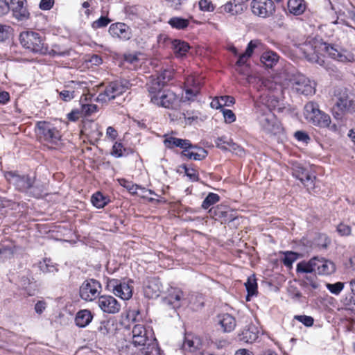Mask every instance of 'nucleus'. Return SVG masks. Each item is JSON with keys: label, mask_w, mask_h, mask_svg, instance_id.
<instances>
[{"label": "nucleus", "mask_w": 355, "mask_h": 355, "mask_svg": "<svg viewBox=\"0 0 355 355\" xmlns=\"http://www.w3.org/2000/svg\"><path fill=\"white\" fill-rule=\"evenodd\" d=\"M292 89L297 93L309 96L315 92V83L311 81L304 75L300 73H293L289 78Z\"/></svg>", "instance_id": "11"}, {"label": "nucleus", "mask_w": 355, "mask_h": 355, "mask_svg": "<svg viewBox=\"0 0 355 355\" xmlns=\"http://www.w3.org/2000/svg\"><path fill=\"white\" fill-rule=\"evenodd\" d=\"M191 148H188L187 150H182V155L194 160H200L205 157L204 155H201L198 153H195L191 150Z\"/></svg>", "instance_id": "48"}, {"label": "nucleus", "mask_w": 355, "mask_h": 355, "mask_svg": "<svg viewBox=\"0 0 355 355\" xmlns=\"http://www.w3.org/2000/svg\"><path fill=\"white\" fill-rule=\"evenodd\" d=\"M218 323L220 324L225 332L232 331L236 325L235 318L228 313H224L218 315Z\"/></svg>", "instance_id": "26"}, {"label": "nucleus", "mask_w": 355, "mask_h": 355, "mask_svg": "<svg viewBox=\"0 0 355 355\" xmlns=\"http://www.w3.org/2000/svg\"><path fill=\"white\" fill-rule=\"evenodd\" d=\"M168 23L173 28L184 30L188 27L190 21L188 19L180 17H173L168 20Z\"/></svg>", "instance_id": "34"}, {"label": "nucleus", "mask_w": 355, "mask_h": 355, "mask_svg": "<svg viewBox=\"0 0 355 355\" xmlns=\"http://www.w3.org/2000/svg\"><path fill=\"white\" fill-rule=\"evenodd\" d=\"M171 44L174 53L179 58L186 55L190 49L189 44L184 41L175 40L171 42Z\"/></svg>", "instance_id": "30"}, {"label": "nucleus", "mask_w": 355, "mask_h": 355, "mask_svg": "<svg viewBox=\"0 0 355 355\" xmlns=\"http://www.w3.org/2000/svg\"><path fill=\"white\" fill-rule=\"evenodd\" d=\"M316 263V272L320 275H329L336 270L332 261L322 257H317Z\"/></svg>", "instance_id": "24"}, {"label": "nucleus", "mask_w": 355, "mask_h": 355, "mask_svg": "<svg viewBox=\"0 0 355 355\" xmlns=\"http://www.w3.org/2000/svg\"><path fill=\"white\" fill-rule=\"evenodd\" d=\"M199 7L203 11H212L214 10L212 3L208 0H200L199 1Z\"/></svg>", "instance_id": "54"}, {"label": "nucleus", "mask_w": 355, "mask_h": 355, "mask_svg": "<svg viewBox=\"0 0 355 355\" xmlns=\"http://www.w3.org/2000/svg\"><path fill=\"white\" fill-rule=\"evenodd\" d=\"M220 103L222 106H230L234 103V98L230 96H220Z\"/></svg>", "instance_id": "60"}, {"label": "nucleus", "mask_w": 355, "mask_h": 355, "mask_svg": "<svg viewBox=\"0 0 355 355\" xmlns=\"http://www.w3.org/2000/svg\"><path fill=\"white\" fill-rule=\"evenodd\" d=\"M220 200V197L214 193H209L202 203V207L205 209H208Z\"/></svg>", "instance_id": "41"}, {"label": "nucleus", "mask_w": 355, "mask_h": 355, "mask_svg": "<svg viewBox=\"0 0 355 355\" xmlns=\"http://www.w3.org/2000/svg\"><path fill=\"white\" fill-rule=\"evenodd\" d=\"M327 288L334 295H338L343 291L344 288V283L343 282H336L335 284H327Z\"/></svg>", "instance_id": "43"}, {"label": "nucleus", "mask_w": 355, "mask_h": 355, "mask_svg": "<svg viewBox=\"0 0 355 355\" xmlns=\"http://www.w3.org/2000/svg\"><path fill=\"white\" fill-rule=\"evenodd\" d=\"M195 85L200 87L199 80H196L193 76H188L185 80L184 87H193Z\"/></svg>", "instance_id": "58"}, {"label": "nucleus", "mask_w": 355, "mask_h": 355, "mask_svg": "<svg viewBox=\"0 0 355 355\" xmlns=\"http://www.w3.org/2000/svg\"><path fill=\"white\" fill-rule=\"evenodd\" d=\"M266 89L260 98L254 103L257 120L261 129L266 134L277 135L283 131L281 123L272 112V110L282 112L281 101L283 89L281 85L267 80L263 83Z\"/></svg>", "instance_id": "1"}, {"label": "nucleus", "mask_w": 355, "mask_h": 355, "mask_svg": "<svg viewBox=\"0 0 355 355\" xmlns=\"http://www.w3.org/2000/svg\"><path fill=\"white\" fill-rule=\"evenodd\" d=\"M250 8L252 12L261 18L270 17L275 12V5L272 0H252Z\"/></svg>", "instance_id": "13"}, {"label": "nucleus", "mask_w": 355, "mask_h": 355, "mask_svg": "<svg viewBox=\"0 0 355 355\" xmlns=\"http://www.w3.org/2000/svg\"><path fill=\"white\" fill-rule=\"evenodd\" d=\"M117 131L112 126H109L106 130V137L112 140H114L117 137Z\"/></svg>", "instance_id": "61"}, {"label": "nucleus", "mask_w": 355, "mask_h": 355, "mask_svg": "<svg viewBox=\"0 0 355 355\" xmlns=\"http://www.w3.org/2000/svg\"><path fill=\"white\" fill-rule=\"evenodd\" d=\"M108 32L114 37L123 41L129 40L132 37V30L125 23L116 22L112 24Z\"/></svg>", "instance_id": "19"}, {"label": "nucleus", "mask_w": 355, "mask_h": 355, "mask_svg": "<svg viewBox=\"0 0 355 355\" xmlns=\"http://www.w3.org/2000/svg\"><path fill=\"white\" fill-rule=\"evenodd\" d=\"M298 49L309 62L321 67H324L325 64L323 52H326L332 59L341 62H353L354 60L351 52L316 40H311L300 44Z\"/></svg>", "instance_id": "2"}, {"label": "nucleus", "mask_w": 355, "mask_h": 355, "mask_svg": "<svg viewBox=\"0 0 355 355\" xmlns=\"http://www.w3.org/2000/svg\"><path fill=\"white\" fill-rule=\"evenodd\" d=\"M11 28L9 26L0 24V42L5 41L9 37Z\"/></svg>", "instance_id": "49"}, {"label": "nucleus", "mask_w": 355, "mask_h": 355, "mask_svg": "<svg viewBox=\"0 0 355 355\" xmlns=\"http://www.w3.org/2000/svg\"><path fill=\"white\" fill-rule=\"evenodd\" d=\"M245 286L248 291V297L252 296L257 293V284L254 276L249 277L248 278L247 282L245 283Z\"/></svg>", "instance_id": "40"}, {"label": "nucleus", "mask_w": 355, "mask_h": 355, "mask_svg": "<svg viewBox=\"0 0 355 355\" xmlns=\"http://www.w3.org/2000/svg\"><path fill=\"white\" fill-rule=\"evenodd\" d=\"M343 303L345 306L351 307L353 305H355V300L352 295L345 296V297L343 300Z\"/></svg>", "instance_id": "64"}, {"label": "nucleus", "mask_w": 355, "mask_h": 355, "mask_svg": "<svg viewBox=\"0 0 355 355\" xmlns=\"http://www.w3.org/2000/svg\"><path fill=\"white\" fill-rule=\"evenodd\" d=\"M295 319L302 322L306 327H311L313 324L314 320L312 317L308 315H295Z\"/></svg>", "instance_id": "51"}, {"label": "nucleus", "mask_w": 355, "mask_h": 355, "mask_svg": "<svg viewBox=\"0 0 355 355\" xmlns=\"http://www.w3.org/2000/svg\"><path fill=\"white\" fill-rule=\"evenodd\" d=\"M287 8L291 13L300 15L304 12L306 5L304 0H288Z\"/></svg>", "instance_id": "29"}, {"label": "nucleus", "mask_w": 355, "mask_h": 355, "mask_svg": "<svg viewBox=\"0 0 355 355\" xmlns=\"http://www.w3.org/2000/svg\"><path fill=\"white\" fill-rule=\"evenodd\" d=\"M125 150V148L123 147L122 143L116 141L112 146L111 155L114 157H121L123 155V152Z\"/></svg>", "instance_id": "45"}, {"label": "nucleus", "mask_w": 355, "mask_h": 355, "mask_svg": "<svg viewBox=\"0 0 355 355\" xmlns=\"http://www.w3.org/2000/svg\"><path fill=\"white\" fill-rule=\"evenodd\" d=\"M37 135L40 139L51 145H57L61 139L60 132L51 123L39 121L37 123Z\"/></svg>", "instance_id": "12"}, {"label": "nucleus", "mask_w": 355, "mask_h": 355, "mask_svg": "<svg viewBox=\"0 0 355 355\" xmlns=\"http://www.w3.org/2000/svg\"><path fill=\"white\" fill-rule=\"evenodd\" d=\"M317 257L311 258L309 261H302L297 264L296 271L298 273L316 272Z\"/></svg>", "instance_id": "27"}, {"label": "nucleus", "mask_w": 355, "mask_h": 355, "mask_svg": "<svg viewBox=\"0 0 355 355\" xmlns=\"http://www.w3.org/2000/svg\"><path fill=\"white\" fill-rule=\"evenodd\" d=\"M259 44H260V42L258 40L250 41L248 44V46L244 53H245L247 56H249L250 58L253 53L254 49L257 48Z\"/></svg>", "instance_id": "53"}, {"label": "nucleus", "mask_w": 355, "mask_h": 355, "mask_svg": "<svg viewBox=\"0 0 355 355\" xmlns=\"http://www.w3.org/2000/svg\"><path fill=\"white\" fill-rule=\"evenodd\" d=\"M162 285L158 278L153 277L148 279L144 288V293L148 298H156L159 296Z\"/></svg>", "instance_id": "22"}, {"label": "nucleus", "mask_w": 355, "mask_h": 355, "mask_svg": "<svg viewBox=\"0 0 355 355\" xmlns=\"http://www.w3.org/2000/svg\"><path fill=\"white\" fill-rule=\"evenodd\" d=\"M158 82L148 86L150 101L153 104L168 109H173L177 102L175 94L170 90L160 89Z\"/></svg>", "instance_id": "6"}, {"label": "nucleus", "mask_w": 355, "mask_h": 355, "mask_svg": "<svg viewBox=\"0 0 355 355\" xmlns=\"http://www.w3.org/2000/svg\"><path fill=\"white\" fill-rule=\"evenodd\" d=\"M224 120L227 123H232L236 120V116L231 110L223 109L222 110Z\"/></svg>", "instance_id": "50"}, {"label": "nucleus", "mask_w": 355, "mask_h": 355, "mask_svg": "<svg viewBox=\"0 0 355 355\" xmlns=\"http://www.w3.org/2000/svg\"><path fill=\"white\" fill-rule=\"evenodd\" d=\"M173 72L171 70L163 71L156 78L150 80L148 85H153L154 83L158 82L160 89H163L165 85L173 78Z\"/></svg>", "instance_id": "32"}, {"label": "nucleus", "mask_w": 355, "mask_h": 355, "mask_svg": "<svg viewBox=\"0 0 355 355\" xmlns=\"http://www.w3.org/2000/svg\"><path fill=\"white\" fill-rule=\"evenodd\" d=\"M120 184L121 186L125 187L130 193L132 194H136L137 193V190L140 189L143 192H149V193L152 194L153 192L151 190H146L145 188H143L137 184H135L131 182H128L124 179L120 180Z\"/></svg>", "instance_id": "37"}, {"label": "nucleus", "mask_w": 355, "mask_h": 355, "mask_svg": "<svg viewBox=\"0 0 355 355\" xmlns=\"http://www.w3.org/2000/svg\"><path fill=\"white\" fill-rule=\"evenodd\" d=\"M92 1L93 0H88L82 3V7L83 8H85V14L87 17H89L92 12V10L89 9V7L92 6Z\"/></svg>", "instance_id": "63"}, {"label": "nucleus", "mask_w": 355, "mask_h": 355, "mask_svg": "<svg viewBox=\"0 0 355 355\" xmlns=\"http://www.w3.org/2000/svg\"><path fill=\"white\" fill-rule=\"evenodd\" d=\"M130 355H160V349L152 328L136 324L132 329Z\"/></svg>", "instance_id": "3"}, {"label": "nucleus", "mask_w": 355, "mask_h": 355, "mask_svg": "<svg viewBox=\"0 0 355 355\" xmlns=\"http://www.w3.org/2000/svg\"><path fill=\"white\" fill-rule=\"evenodd\" d=\"M77 83L72 81L71 84L64 86V89L59 92L60 98L66 102L70 101L75 98V91L73 85H76Z\"/></svg>", "instance_id": "33"}, {"label": "nucleus", "mask_w": 355, "mask_h": 355, "mask_svg": "<svg viewBox=\"0 0 355 355\" xmlns=\"http://www.w3.org/2000/svg\"><path fill=\"white\" fill-rule=\"evenodd\" d=\"M93 315L90 311L83 309L79 311L76 315L75 322L79 327H85L92 320Z\"/></svg>", "instance_id": "28"}, {"label": "nucleus", "mask_w": 355, "mask_h": 355, "mask_svg": "<svg viewBox=\"0 0 355 355\" xmlns=\"http://www.w3.org/2000/svg\"><path fill=\"white\" fill-rule=\"evenodd\" d=\"M193 295L186 298L183 292L178 288H171L168 295L164 299V304L171 306L173 309L179 308L180 306L187 304H193Z\"/></svg>", "instance_id": "16"}, {"label": "nucleus", "mask_w": 355, "mask_h": 355, "mask_svg": "<svg viewBox=\"0 0 355 355\" xmlns=\"http://www.w3.org/2000/svg\"><path fill=\"white\" fill-rule=\"evenodd\" d=\"M130 87L129 81L125 79L110 82L104 92L98 94L97 101L104 103L114 100L125 93Z\"/></svg>", "instance_id": "8"}, {"label": "nucleus", "mask_w": 355, "mask_h": 355, "mask_svg": "<svg viewBox=\"0 0 355 355\" xmlns=\"http://www.w3.org/2000/svg\"><path fill=\"white\" fill-rule=\"evenodd\" d=\"M304 284L311 286L313 289H317L319 287V284L315 280V277L306 276Z\"/></svg>", "instance_id": "59"}, {"label": "nucleus", "mask_w": 355, "mask_h": 355, "mask_svg": "<svg viewBox=\"0 0 355 355\" xmlns=\"http://www.w3.org/2000/svg\"><path fill=\"white\" fill-rule=\"evenodd\" d=\"M132 282L125 279H108L107 289L123 300H128L132 296Z\"/></svg>", "instance_id": "10"}, {"label": "nucleus", "mask_w": 355, "mask_h": 355, "mask_svg": "<svg viewBox=\"0 0 355 355\" xmlns=\"http://www.w3.org/2000/svg\"><path fill=\"white\" fill-rule=\"evenodd\" d=\"M8 11L11 10L12 15L17 20L23 21L29 17V12L26 8V0H6Z\"/></svg>", "instance_id": "18"}, {"label": "nucleus", "mask_w": 355, "mask_h": 355, "mask_svg": "<svg viewBox=\"0 0 355 355\" xmlns=\"http://www.w3.org/2000/svg\"><path fill=\"white\" fill-rule=\"evenodd\" d=\"M81 110L83 116H89L97 112L98 106L94 104H85L82 105Z\"/></svg>", "instance_id": "47"}, {"label": "nucleus", "mask_w": 355, "mask_h": 355, "mask_svg": "<svg viewBox=\"0 0 355 355\" xmlns=\"http://www.w3.org/2000/svg\"><path fill=\"white\" fill-rule=\"evenodd\" d=\"M259 329L252 324L245 327L238 335L239 339L246 343L254 342L259 337Z\"/></svg>", "instance_id": "23"}, {"label": "nucleus", "mask_w": 355, "mask_h": 355, "mask_svg": "<svg viewBox=\"0 0 355 355\" xmlns=\"http://www.w3.org/2000/svg\"><path fill=\"white\" fill-rule=\"evenodd\" d=\"M332 114L334 118L340 119L345 113L355 112V101L350 99L347 92H340L335 96Z\"/></svg>", "instance_id": "9"}, {"label": "nucleus", "mask_w": 355, "mask_h": 355, "mask_svg": "<svg viewBox=\"0 0 355 355\" xmlns=\"http://www.w3.org/2000/svg\"><path fill=\"white\" fill-rule=\"evenodd\" d=\"M19 40L21 46L34 53L44 55L48 52V45L44 38L35 31H24L20 33Z\"/></svg>", "instance_id": "7"}, {"label": "nucleus", "mask_w": 355, "mask_h": 355, "mask_svg": "<svg viewBox=\"0 0 355 355\" xmlns=\"http://www.w3.org/2000/svg\"><path fill=\"white\" fill-rule=\"evenodd\" d=\"M216 144L217 146L224 150H227L230 146H234V142L227 137L218 138Z\"/></svg>", "instance_id": "46"}, {"label": "nucleus", "mask_w": 355, "mask_h": 355, "mask_svg": "<svg viewBox=\"0 0 355 355\" xmlns=\"http://www.w3.org/2000/svg\"><path fill=\"white\" fill-rule=\"evenodd\" d=\"M305 119L311 124L320 128H327L329 131L340 134V127L336 123H331L330 116L320 109L319 105L313 101H309L304 107Z\"/></svg>", "instance_id": "4"}, {"label": "nucleus", "mask_w": 355, "mask_h": 355, "mask_svg": "<svg viewBox=\"0 0 355 355\" xmlns=\"http://www.w3.org/2000/svg\"><path fill=\"white\" fill-rule=\"evenodd\" d=\"M279 60V55L274 51H265L261 56V62L268 68H272Z\"/></svg>", "instance_id": "31"}, {"label": "nucleus", "mask_w": 355, "mask_h": 355, "mask_svg": "<svg viewBox=\"0 0 355 355\" xmlns=\"http://www.w3.org/2000/svg\"><path fill=\"white\" fill-rule=\"evenodd\" d=\"M54 4V0H41L40 8L42 10H50Z\"/></svg>", "instance_id": "57"}, {"label": "nucleus", "mask_w": 355, "mask_h": 355, "mask_svg": "<svg viewBox=\"0 0 355 355\" xmlns=\"http://www.w3.org/2000/svg\"><path fill=\"white\" fill-rule=\"evenodd\" d=\"M107 200L101 193L96 192L92 197V202L96 208H103L107 204Z\"/></svg>", "instance_id": "39"}, {"label": "nucleus", "mask_w": 355, "mask_h": 355, "mask_svg": "<svg viewBox=\"0 0 355 355\" xmlns=\"http://www.w3.org/2000/svg\"><path fill=\"white\" fill-rule=\"evenodd\" d=\"M337 231L341 236H349L351 234V227L348 225L340 223L337 227Z\"/></svg>", "instance_id": "52"}, {"label": "nucleus", "mask_w": 355, "mask_h": 355, "mask_svg": "<svg viewBox=\"0 0 355 355\" xmlns=\"http://www.w3.org/2000/svg\"><path fill=\"white\" fill-rule=\"evenodd\" d=\"M284 257L282 259V261L284 265L288 268H292L293 263L298 259L299 254L297 252L293 251L283 252Z\"/></svg>", "instance_id": "36"}, {"label": "nucleus", "mask_w": 355, "mask_h": 355, "mask_svg": "<svg viewBox=\"0 0 355 355\" xmlns=\"http://www.w3.org/2000/svg\"><path fill=\"white\" fill-rule=\"evenodd\" d=\"M83 116L82 110H74L67 114V118L69 121H76Z\"/></svg>", "instance_id": "55"}, {"label": "nucleus", "mask_w": 355, "mask_h": 355, "mask_svg": "<svg viewBox=\"0 0 355 355\" xmlns=\"http://www.w3.org/2000/svg\"><path fill=\"white\" fill-rule=\"evenodd\" d=\"M184 94L182 99L183 101H193L200 92V87L196 85L193 87H184Z\"/></svg>", "instance_id": "38"}, {"label": "nucleus", "mask_w": 355, "mask_h": 355, "mask_svg": "<svg viewBox=\"0 0 355 355\" xmlns=\"http://www.w3.org/2000/svg\"><path fill=\"white\" fill-rule=\"evenodd\" d=\"M7 181L15 188L30 196L39 198L43 196L42 189L34 184V179L28 175H19L15 172L8 171L5 173Z\"/></svg>", "instance_id": "5"}, {"label": "nucleus", "mask_w": 355, "mask_h": 355, "mask_svg": "<svg viewBox=\"0 0 355 355\" xmlns=\"http://www.w3.org/2000/svg\"><path fill=\"white\" fill-rule=\"evenodd\" d=\"M295 137L297 140L306 143L310 140V137L308 134L303 131H297L295 133Z\"/></svg>", "instance_id": "56"}, {"label": "nucleus", "mask_w": 355, "mask_h": 355, "mask_svg": "<svg viewBox=\"0 0 355 355\" xmlns=\"http://www.w3.org/2000/svg\"><path fill=\"white\" fill-rule=\"evenodd\" d=\"M101 285L96 279H89L84 281L80 287V296L85 301H93L101 293Z\"/></svg>", "instance_id": "15"}, {"label": "nucleus", "mask_w": 355, "mask_h": 355, "mask_svg": "<svg viewBox=\"0 0 355 355\" xmlns=\"http://www.w3.org/2000/svg\"><path fill=\"white\" fill-rule=\"evenodd\" d=\"M97 304L101 310L107 314H116L121 311L120 302L113 296L103 295L98 297Z\"/></svg>", "instance_id": "17"}, {"label": "nucleus", "mask_w": 355, "mask_h": 355, "mask_svg": "<svg viewBox=\"0 0 355 355\" xmlns=\"http://www.w3.org/2000/svg\"><path fill=\"white\" fill-rule=\"evenodd\" d=\"M164 144L166 147L168 148H173L174 147H180L184 150L188 148H194L189 140L179 139L173 137H168L164 139Z\"/></svg>", "instance_id": "25"}, {"label": "nucleus", "mask_w": 355, "mask_h": 355, "mask_svg": "<svg viewBox=\"0 0 355 355\" xmlns=\"http://www.w3.org/2000/svg\"><path fill=\"white\" fill-rule=\"evenodd\" d=\"M201 346L200 338L189 334L185 336L182 350L184 355H197L201 349Z\"/></svg>", "instance_id": "20"}, {"label": "nucleus", "mask_w": 355, "mask_h": 355, "mask_svg": "<svg viewBox=\"0 0 355 355\" xmlns=\"http://www.w3.org/2000/svg\"><path fill=\"white\" fill-rule=\"evenodd\" d=\"M46 307V302L44 301H38L35 305V311L37 313L41 314Z\"/></svg>", "instance_id": "62"}, {"label": "nucleus", "mask_w": 355, "mask_h": 355, "mask_svg": "<svg viewBox=\"0 0 355 355\" xmlns=\"http://www.w3.org/2000/svg\"><path fill=\"white\" fill-rule=\"evenodd\" d=\"M15 250V245L11 243L0 244V261L10 259L13 256Z\"/></svg>", "instance_id": "35"}, {"label": "nucleus", "mask_w": 355, "mask_h": 355, "mask_svg": "<svg viewBox=\"0 0 355 355\" xmlns=\"http://www.w3.org/2000/svg\"><path fill=\"white\" fill-rule=\"evenodd\" d=\"M110 22V19L109 18L101 16L99 19L92 22V28L94 30L104 28L106 27Z\"/></svg>", "instance_id": "44"}, {"label": "nucleus", "mask_w": 355, "mask_h": 355, "mask_svg": "<svg viewBox=\"0 0 355 355\" xmlns=\"http://www.w3.org/2000/svg\"><path fill=\"white\" fill-rule=\"evenodd\" d=\"M39 268L43 273H53L58 270L56 267L51 262V261L46 259L40 262Z\"/></svg>", "instance_id": "42"}, {"label": "nucleus", "mask_w": 355, "mask_h": 355, "mask_svg": "<svg viewBox=\"0 0 355 355\" xmlns=\"http://www.w3.org/2000/svg\"><path fill=\"white\" fill-rule=\"evenodd\" d=\"M293 176L299 180L309 191L315 189L316 178L310 171L304 168L300 164H295L292 167Z\"/></svg>", "instance_id": "14"}, {"label": "nucleus", "mask_w": 355, "mask_h": 355, "mask_svg": "<svg viewBox=\"0 0 355 355\" xmlns=\"http://www.w3.org/2000/svg\"><path fill=\"white\" fill-rule=\"evenodd\" d=\"M244 5L242 0H230L218 8V12L223 15L232 17L241 15L243 12Z\"/></svg>", "instance_id": "21"}]
</instances>
